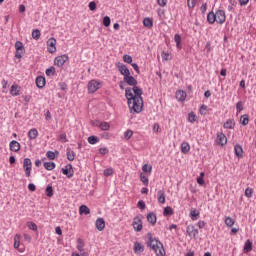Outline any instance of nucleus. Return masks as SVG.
<instances>
[{"instance_id":"1","label":"nucleus","mask_w":256,"mask_h":256,"mask_svg":"<svg viewBox=\"0 0 256 256\" xmlns=\"http://www.w3.org/2000/svg\"><path fill=\"white\" fill-rule=\"evenodd\" d=\"M124 82L133 87L126 88L125 90V97L128 100L130 111L141 113L143 110V98L141 97V95H143V90L137 87V80L131 76V74L124 76Z\"/></svg>"},{"instance_id":"2","label":"nucleus","mask_w":256,"mask_h":256,"mask_svg":"<svg viewBox=\"0 0 256 256\" xmlns=\"http://www.w3.org/2000/svg\"><path fill=\"white\" fill-rule=\"evenodd\" d=\"M207 21L210 25L213 23H218V25H223L225 21H227V15L225 14V10H217L216 12H209L207 14Z\"/></svg>"},{"instance_id":"3","label":"nucleus","mask_w":256,"mask_h":256,"mask_svg":"<svg viewBox=\"0 0 256 256\" xmlns=\"http://www.w3.org/2000/svg\"><path fill=\"white\" fill-rule=\"evenodd\" d=\"M147 237H148V242H147L148 247H150V249H152L156 253V255H161V247H159V245H161V242H159L158 239L153 237L151 233H148Z\"/></svg>"},{"instance_id":"4","label":"nucleus","mask_w":256,"mask_h":256,"mask_svg":"<svg viewBox=\"0 0 256 256\" xmlns=\"http://www.w3.org/2000/svg\"><path fill=\"white\" fill-rule=\"evenodd\" d=\"M102 85H103V83H101V81L91 80L88 83V91H89V93H95L98 89H101Z\"/></svg>"},{"instance_id":"5","label":"nucleus","mask_w":256,"mask_h":256,"mask_svg":"<svg viewBox=\"0 0 256 256\" xmlns=\"http://www.w3.org/2000/svg\"><path fill=\"white\" fill-rule=\"evenodd\" d=\"M48 53H56L57 52V40L55 38H50L46 42Z\"/></svg>"},{"instance_id":"6","label":"nucleus","mask_w":256,"mask_h":256,"mask_svg":"<svg viewBox=\"0 0 256 256\" xmlns=\"http://www.w3.org/2000/svg\"><path fill=\"white\" fill-rule=\"evenodd\" d=\"M67 61H69V56L67 54H63L61 56H57L54 59V65H56L57 67H63V65H65Z\"/></svg>"},{"instance_id":"7","label":"nucleus","mask_w":256,"mask_h":256,"mask_svg":"<svg viewBox=\"0 0 256 256\" xmlns=\"http://www.w3.org/2000/svg\"><path fill=\"white\" fill-rule=\"evenodd\" d=\"M92 125L93 127H98L101 131H109V129H111V125L105 121L96 120L92 122Z\"/></svg>"},{"instance_id":"8","label":"nucleus","mask_w":256,"mask_h":256,"mask_svg":"<svg viewBox=\"0 0 256 256\" xmlns=\"http://www.w3.org/2000/svg\"><path fill=\"white\" fill-rule=\"evenodd\" d=\"M33 167V163L31 159L25 158L23 161V169L25 171L26 177H31V169Z\"/></svg>"},{"instance_id":"9","label":"nucleus","mask_w":256,"mask_h":256,"mask_svg":"<svg viewBox=\"0 0 256 256\" xmlns=\"http://www.w3.org/2000/svg\"><path fill=\"white\" fill-rule=\"evenodd\" d=\"M132 227L137 232L143 230V221L141 220V216L134 217Z\"/></svg>"},{"instance_id":"10","label":"nucleus","mask_w":256,"mask_h":256,"mask_svg":"<svg viewBox=\"0 0 256 256\" xmlns=\"http://www.w3.org/2000/svg\"><path fill=\"white\" fill-rule=\"evenodd\" d=\"M186 233L193 239H197V235H199V230L195 228L193 224H190L186 227Z\"/></svg>"},{"instance_id":"11","label":"nucleus","mask_w":256,"mask_h":256,"mask_svg":"<svg viewBox=\"0 0 256 256\" xmlns=\"http://www.w3.org/2000/svg\"><path fill=\"white\" fill-rule=\"evenodd\" d=\"M216 143L221 147H224V145H227V136L225 135V133L223 132L217 133Z\"/></svg>"},{"instance_id":"12","label":"nucleus","mask_w":256,"mask_h":256,"mask_svg":"<svg viewBox=\"0 0 256 256\" xmlns=\"http://www.w3.org/2000/svg\"><path fill=\"white\" fill-rule=\"evenodd\" d=\"M19 247H21V234H16L14 236V249H18L19 253H25V249H19Z\"/></svg>"},{"instance_id":"13","label":"nucleus","mask_w":256,"mask_h":256,"mask_svg":"<svg viewBox=\"0 0 256 256\" xmlns=\"http://www.w3.org/2000/svg\"><path fill=\"white\" fill-rule=\"evenodd\" d=\"M10 95H12V97H19V95H21V86L13 84L10 88Z\"/></svg>"},{"instance_id":"14","label":"nucleus","mask_w":256,"mask_h":256,"mask_svg":"<svg viewBox=\"0 0 256 256\" xmlns=\"http://www.w3.org/2000/svg\"><path fill=\"white\" fill-rule=\"evenodd\" d=\"M62 173L66 175L68 179H71V177H73V165H66L65 168H62Z\"/></svg>"},{"instance_id":"15","label":"nucleus","mask_w":256,"mask_h":256,"mask_svg":"<svg viewBox=\"0 0 256 256\" xmlns=\"http://www.w3.org/2000/svg\"><path fill=\"white\" fill-rule=\"evenodd\" d=\"M175 96L177 101H179L180 103H183V101L187 99V92H185L184 90H178L176 91Z\"/></svg>"},{"instance_id":"16","label":"nucleus","mask_w":256,"mask_h":256,"mask_svg":"<svg viewBox=\"0 0 256 256\" xmlns=\"http://www.w3.org/2000/svg\"><path fill=\"white\" fill-rule=\"evenodd\" d=\"M253 251V242L248 239L244 243L243 253H251Z\"/></svg>"},{"instance_id":"17","label":"nucleus","mask_w":256,"mask_h":256,"mask_svg":"<svg viewBox=\"0 0 256 256\" xmlns=\"http://www.w3.org/2000/svg\"><path fill=\"white\" fill-rule=\"evenodd\" d=\"M21 150V144L15 140L10 142V151L17 153Z\"/></svg>"},{"instance_id":"18","label":"nucleus","mask_w":256,"mask_h":256,"mask_svg":"<svg viewBox=\"0 0 256 256\" xmlns=\"http://www.w3.org/2000/svg\"><path fill=\"white\" fill-rule=\"evenodd\" d=\"M180 151L183 155H187V153L191 151V145H189L188 142H182L180 145Z\"/></svg>"},{"instance_id":"19","label":"nucleus","mask_w":256,"mask_h":256,"mask_svg":"<svg viewBox=\"0 0 256 256\" xmlns=\"http://www.w3.org/2000/svg\"><path fill=\"white\" fill-rule=\"evenodd\" d=\"M95 227L98 231H103L105 229V220L103 218H98L95 222Z\"/></svg>"},{"instance_id":"20","label":"nucleus","mask_w":256,"mask_h":256,"mask_svg":"<svg viewBox=\"0 0 256 256\" xmlns=\"http://www.w3.org/2000/svg\"><path fill=\"white\" fill-rule=\"evenodd\" d=\"M118 70L120 71L121 75H123L124 77L131 74V72L129 71V68H127V66H125L124 64H120L118 66Z\"/></svg>"},{"instance_id":"21","label":"nucleus","mask_w":256,"mask_h":256,"mask_svg":"<svg viewBox=\"0 0 256 256\" xmlns=\"http://www.w3.org/2000/svg\"><path fill=\"white\" fill-rule=\"evenodd\" d=\"M36 87H38L39 89H43L45 87V77L38 76L36 78Z\"/></svg>"},{"instance_id":"22","label":"nucleus","mask_w":256,"mask_h":256,"mask_svg":"<svg viewBox=\"0 0 256 256\" xmlns=\"http://www.w3.org/2000/svg\"><path fill=\"white\" fill-rule=\"evenodd\" d=\"M224 129H235V120L234 119H228L224 124H223Z\"/></svg>"},{"instance_id":"23","label":"nucleus","mask_w":256,"mask_h":256,"mask_svg":"<svg viewBox=\"0 0 256 256\" xmlns=\"http://www.w3.org/2000/svg\"><path fill=\"white\" fill-rule=\"evenodd\" d=\"M91 213V210L87 205H81L79 207V215H89Z\"/></svg>"},{"instance_id":"24","label":"nucleus","mask_w":256,"mask_h":256,"mask_svg":"<svg viewBox=\"0 0 256 256\" xmlns=\"http://www.w3.org/2000/svg\"><path fill=\"white\" fill-rule=\"evenodd\" d=\"M147 221L148 223H151V225H155V223H157V216L155 215V213L150 212L147 215Z\"/></svg>"},{"instance_id":"25","label":"nucleus","mask_w":256,"mask_h":256,"mask_svg":"<svg viewBox=\"0 0 256 256\" xmlns=\"http://www.w3.org/2000/svg\"><path fill=\"white\" fill-rule=\"evenodd\" d=\"M234 153L241 159L243 157V147L239 144L235 145Z\"/></svg>"},{"instance_id":"26","label":"nucleus","mask_w":256,"mask_h":256,"mask_svg":"<svg viewBox=\"0 0 256 256\" xmlns=\"http://www.w3.org/2000/svg\"><path fill=\"white\" fill-rule=\"evenodd\" d=\"M175 211L171 206H167L164 208L163 215L164 217H171V215H174Z\"/></svg>"},{"instance_id":"27","label":"nucleus","mask_w":256,"mask_h":256,"mask_svg":"<svg viewBox=\"0 0 256 256\" xmlns=\"http://www.w3.org/2000/svg\"><path fill=\"white\" fill-rule=\"evenodd\" d=\"M28 137L29 139H35L36 137H39V131L37 129L32 128L28 131Z\"/></svg>"},{"instance_id":"28","label":"nucleus","mask_w":256,"mask_h":256,"mask_svg":"<svg viewBox=\"0 0 256 256\" xmlns=\"http://www.w3.org/2000/svg\"><path fill=\"white\" fill-rule=\"evenodd\" d=\"M224 223H225V225H226L227 227H233V226L235 225V219H233V218L227 216V217H225V219H224Z\"/></svg>"},{"instance_id":"29","label":"nucleus","mask_w":256,"mask_h":256,"mask_svg":"<svg viewBox=\"0 0 256 256\" xmlns=\"http://www.w3.org/2000/svg\"><path fill=\"white\" fill-rule=\"evenodd\" d=\"M240 123L241 125H243L244 127L249 125V115L244 114L240 117Z\"/></svg>"},{"instance_id":"30","label":"nucleus","mask_w":256,"mask_h":256,"mask_svg":"<svg viewBox=\"0 0 256 256\" xmlns=\"http://www.w3.org/2000/svg\"><path fill=\"white\" fill-rule=\"evenodd\" d=\"M56 165L55 162H45L44 163V169H46L47 171H53V169H55Z\"/></svg>"},{"instance_id":"31","label":"nucleus","mask_w":256,"mask_h":256,"mask_svg":"<svg viewBox=\"0 0 256 256\" xmlns=\"http://www.w3.org/2000/svg\"><path fill=\"white\" fill-rule=\"evenodd\" d=\"M174 41L176 43L177 49H181L183 46L181 45V35L175 34L174 35Z\"/></svg>"},{"instance_id":"32","label":"nucleus","mask_w":256,"mask_h":256,"mask_svg":"<svg viewBox=\"0 0 256 256\" xmlns=\"http://www.w3.org/2000/svg\"><path fill=\"white\" fill-rule=\"evenodd\" d=\"M67 159L68 161H75V152L71 148L67 149Z\"/></svg>"},{"instance_id":"33","label":"nucleus","mask_w":256,"mask_h":256,"mask_svg":"<svg viewBox=\"0 0 256 256\" xmlns=\"http://www.w3.org/2000/svg\"><path fill=\"white\" fill-rule=\"evenodd\" d=\"M198 217H199V211H197V209L190 211V218L192 219V221H197Z\"/></svg>"},{"instance_id":"34","label":"nucleus","mask_w":256,"mask_h":256,"mask_svg":"<svg viewBox=\"0 0 256 256\" xmlns=\"http://www.w3.org/2000/svg\"><path fill=\"white\" fill-rule=\"evenodd\" d=\"M143 25L144 27H148V29H151V27H153V20H151V18H144Z\"/></svg>"},{"instance_id":"35","label":"nucleus","mask_w":256,"mask_h":256,"mask_svg":"<svg viewBox=\"0 0 256 256\" xmlns=\"http://www.w3.org/2000/svg\"><path fill=\"white\" fill-rule=\"evenodd\" d=\"M196 5H197V0H187V7L190 11H193Z\"/></svg>"},{"instance_id":"36","label":"nucleus","mask_w":256,"mask_h":256,"mask_svg":"<svg viewBox=\"0 0 256 256\" xmlns=\"http://www.w3.org/2000/svg\"><path fill=\"white\" fill-rule=\"evenodd\" d=\"M32 37L36 41H39V39L41 38V31H39V29L33 30L32 31Z\"/></svg>"},{"instance_id":"37","label":"nucleus","mask_w":256,"mask_h":256,"mask_svg":"<svg viewBox=\"0 0 256 256\" xmlns=\"http://www.w3.org/2000/svg\"><path fill=\"white\" fill-rule=\"evenodd\" d=\"M142 171L144 173L150 174L151 171H153V167L149 164H144L143 167H142Z\"/></svg>"},{"instance_id":"38","label":"nucleus","mask_w":256,"mask_h":256,"mask_svg":"<svg viewBox=\"0 0 256 256\" xmlns=\"http://www.w3.org/2000/svg\"><path fill=\"white\" fill-rule=\"evenodd\" d=\"M88 143L90 145H95L96 143H99V138L97 136H90L88 137Z\"/></svg>"},{"instance_id":"39","label":"nucleus","mask_w":256,"mask_h":256,"mask_svg":"<svg viewBox=\"0 0 256 256\" xmlns=\"http://www.w3.org/2000/svg\"><path fill=\"white\" fill-rule=\"evenodd\" d=\"M188 121L189 123H195V121H197V115L194 114V112H190L188 114Z\"/></svg>"},{"instance_id":"40","label":"nucleus","mask_w":256,"mask_h":256,"mask_svg":"<svg viewBox=\"0 0 256 256\" xmlns=\"http://www.w3.org/2000/svg\"><path fill=\"white\" fill-rule=\"evenodd\" d=\"M55 153H56V155H59V151H56V152L48 151V152L46 153V157H47L48 159H50L51 161H53V160L55 159Z\"/></svg>"},{"instance_id":"41","label":"nucleus","mask_w":256,"mask_h":256,"mask_svg":"<svg viewBox=\"0 0 256 256\" xmlns=\"http://www.w3.org/2000/svg\"><path fill=\"white\" fill-rule=\"evenodd\" d=\"M15 49H16V51H25V47L23 46V42L16 41Z\"/></svg>"},{"instance_id":"42","label":"nucleus","mask_w":256,"mask_h":256,"mask_svg":"<svg viewBox=\"0 0 256 256\" xmlns=\"http://www.w3.org/2000/svg\"><path fill=\"white\" fill-rule=\"evenodd\" d=\"M134 251H135V253H143V246L141 244H139L138 242H136L134 244Z\"/></svg>"},{"instance_id":"43","label":"nucleus","mask_w":256,"mask_h":256,"mask_svg":"<svg viewBox=\"0 0 256 256\" xmlns=\"http://www.w3.org/2000/svg\"><path fill=\"white\" fill-rule=\"evenodd\" d=\"M140 180L142 181V183H144V185L149 184V177L143 173L140 174Z\"/></svg>"},{"instance_id":"44","label":"nucleus","mask_w":256,"mask_h":256,"mask_svg":"<svg viewBox=\"0 0 256 256\" xmlns=\"http://www.w3.org/2000/svg\"><path fill=\"white\" fill-rule=\"evenodd\" d=\"M131 137H133V130H127L124 132V139H126V141H129Z\"/></svg>"},{"instance_id":"45","label":"nucleus","mask_w":256,"mask_h":256,"mask_svg":"<svg viewBox=\"0 0 256 256\" xmlns=\"http://www.w3.org/2000/svg\"><path fill=\"white\" fill-rule=\"evenodd\" d=\"M245 197H247V199H251V197H253V188L245 189Z\"/></svg>"},{"instance_id":"46","label":"nucleus","mask_w":256,"mask_h":256,"mask_svg":"<svg viewBox=\"0 0 256 256\" xmlns=\"http://www.w3.org/2000/svg\"><path fill=\"white\" fill-rule=\"evenodd\" d=\"M208 107L207 105L203 104L200 106L199 113L200 115H207Z\"/></svg>"},{"instance_id":"47","label":"nucleus","mask_w":256,"mask_h":256,"mask_svg":"<svg viewBox=\"0 0 256 256\" xmlns=\"http://www.w3.org/2000/svg\"><path fill=\"white\" fill-rule=\"evenodd\" d=\"M103 25L104 27H109L111 25V18L109 16L103 18Z\"/></svg>"},{"instance_id":"48","label":"nucleus","mask_w":256,"mask_h":256,"mask_svg":"<svg viewBox=\"0 0 256 256\" xmlns=\"http://www.w3.org/2000/svg\"><path fill=\"white\" fill-rule=\"evenodd\" d=\"M46 75L48 77H51L52 75H55V67H50V68L46 69Z\"/></svg>"},{"instance_id":"49","label":"nucleus","mask_w":256,"mask_h":256,"mask_svg":"<svg viewBox=\"0 0 256 256\" xmlns=\"http://www.w3.org/2000/svg\"><path fill=\"white\" fill-rule=\"evenodd\" d=\"M24 54H25V50H16L15 57L16 59H21Z\"/></svg>"},{"instance_id":"50","label":"nucleus","mask_w":256,"mask_h":256,"mask_svg":"<svg viewBox=\"0 0 256 256\" xmlns=\"http://www.w3.org/2000/svg\"><path fill=\"white\" fill-rule=\"evenodd\" d=\"M27 226L31 231H37V224H35V222H28Z\"/></svg>"},{"instance_id":"51","label":"nucleus","mask_w":256,"mask_h":256,"mask_svg":"<svg viewBox=\"0 0 256 256\" xmlns=\"http://www.w3.org/2000/svg\"><path fill=\"white\" fill-rule=\"evenodd\" d=\"M123 61H124V63H133V57L126 54L123 56Z\"/></svg>"},{"instance_id":"52","label":"nucleus","mask_w":256,"mask_h":256,"mask_svg":"<svg viewBox=\"0 0 256 256\" xmlns=\"http://www.w3.org/2000/svg\"><path fill=\"white\" fill-rule=\"evenodd\" d=\"M236 111H237V113H241V111H243V102L242 101L237 102Z\"/></svg>"},{"instance_id":"53","label":"nucleus","mask_w":256,"mask_h":256,"mask_svg":"<svg viewBox=\"0 0 256 256\" xmlns=\"http://www.w3.org/2000/svg\"><path fill=\"white\" fill-rule=\"evenodd\" d=\"M46 195H47V197H53V187L52 186H47Z\"/></svg>"},{"instance_id":"54","label":"nucleus","mask_w":256,"mask_h":256,"mask_svg":"<svg viewBox=\"0 0 256 256\" xmlns=\"http://www.w3.org/2000/svg\"><path fill=\"white\" fill-rule=\"evenodd\" d=\"M105 177H111L113 175V168H108L104 170Z\"/></svg>"},{"instance_id":"55","label":"nucleus","mask_w":256,"mask_h":256,"mask_svg":"<svg viewBox=\"0 0 256 256\" xmlns=\"http://www.w3.org/2000/svg\"><path fill=\"white\" fill-rule=\"evenodd\" d=\"M90 11H95L97 9V3L95 2H90L89 5H88Z\"/></svg>"},{"instance_id":"56","label":"nucleus","mask_w":256,"mask_h":256,"mask_svg":"<svg viewBox=\"0 0 256 256\" xmlns=\"http://www.w3.org/2000/svg\"><path fill=\"white\" fill-rule=\"evenodd\" d=\"M59 140L61 141V143H67V134L63 133L59 136Z\"/></svg>"},{"instance_id":"57","label":"nucleus","mask_w":256,"mask_h":256,"mask_svg":"<svg viewBox=\"0 0 256 256\" xmlns=\"http://www.w3.org/2000/svg\"><path fill=\"white\" fill-rule=\"evenodd\" d=\"M162 59H163V61H171V54H169V53H163V55H162Z\"/></svg>"},{"instance_id":"58","label":"nucleus","mask_w":256,"mask_h":256,"mask_svg":"<svg viewBox=\"0 0 256 256\" xmlns=\"http://www.w3.org/2000/svg\"><path fill=\"white\" fill-rule=\"evenodd\" d=\"M206 225H207V223L203 220H199L198 223H197V227L199 229H203Z\"/></svg>"},{"instance_id":"59","label":"nucleus","mask_w":256,"mask_h":256,"mask_svg":"<svg viewBox=\"0 0 256 256\" xmlns=\"http://www.w3.org/2000/svg\"><path fill=\"white\" fill-rule=\"evenodd\" d=\"M137 207L143 211L146 207L145 202L143 200H140L137 204Z\"/></svg>"},{"instance_id":"60","label":"nucleus","mask_w":256,"mask_h":256,"mask_svg":"<svg viewBox=\"0 0 256 256\" xmlns=\"http://www.w3.org/2000/svg\"><path fill=\"white\" fill-rule=\"evenodd\" d=\"M99 153L100 155H107V153H109V149L106 147L100 148Z\"/></svg>"},{"instance_id":"61","label":"nucleus","mask_w":256,"mask_h":256,"mask_svg":"<svg viewBox=\"0 0 256 256\" xmlns=\"http://www.w3.org/2000/svg\"><path fill=\"white\" fill-rule=\"evenodd\" d=\"M200 11L203 15H205V13H207V3H204L201 5Z\"/></svg>"},{"instance_id":"62","label":"nucleus","mask_w":256,"mask_h":256,"mask_svg":"<svg viewBox=\"0 0 256 256\" xmlns=\"http://www.w3.org/2000/svg\"><path fill=\"white\" fill-rule=\"evenodd\" d=\"M28 189H29V191L34 192V191H36L37 187L35 186V184L30 183L28 185Z\"/></svg>"},{"instance_id":"63","label":"nucleus","mask_w":256,"mask_h":256,"mask_svg":"<svg viewBox=\"0 0 256 256\" xmlns=\"http://www.w3.org/2000/svg\"><path fill=\"white\" fill-rule=\"evenodd\" d=\"M198 185H205V180L202 177L197 178Z\"/></svg>"},{"instance_id":"64","label":"nucleus","mask_w":256,"mask_h":256,"mask_svg":"<svg viewBox=\"0 0 256 256\" xmlns=\"http://www.w3.org/2000/svg\"><path fill=\"white\" fill-rule=\"evenodd\" d=\"M24 239H25L28 243H31V235H29V234H24Z\"/></svg>"}]
</instances>
